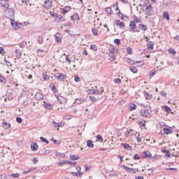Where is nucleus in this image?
<instances>
[{"label": "nucleus", "instance_id": "1", "mask_svg": "<svg viewBox=\"0 0 179 179\" xmlns=\"http://www.w3.org/2000/svg\"><path fill=\"white\" fill-rule=\"evenodd\" d=\"M141 10L143 12H145V15L148 16H152V15H153V10L152 9V6L150 5L143 6L141 7Z\"/></svg>", "mask_w": 179, "mask_h": 179}, {"label": "nucleus", "instance_id": "2", "mask_svg": "<svg viewBox=\"0 0 179 179\" xmlns=\"http://www.w3.org/2000/svg\"><path fill=\"white\" fill-rule=\"evenodd\" d=\"M55 78L60 82H64V80H65V78H66V75L62 73H56L55 74Z\"/></svg>", "mask_w": 179, "mask_h": 179}, {"label": "nucleus", "instance_id": "3", "mask_svg": "<svg viewBox=\"0 0 179 179\" xmlns=\"http://www.w3.org/2000/svg\"><path fill=\"white\" fill-rule=\"evenodd\" d=\"M122 168L124 169V170H126V171H128V173H132L133 174H136V169H132V168H129L125 165L122 166Z\"/></svg>", "mask_w": 179, "mask_h": 179}, {"label": "nucleus", "instance_id": "4", "mask_svg": "<svg viewBox=\"0 0 179 179\" xmlns=\"http://www.w3.org/2000/svg\"><path fill=\"white\" fill-rule=\"evenodd\" d=\"M129 27H130V30L131 31H137L139 32V31H135V29H136V23L135 22V21H131L130 24H129Z\"/></svg>", "mask_w": 179, "mask_h": 179}, {"label": "nucleus", "instance_id": "5", "mask_svg": "<svg viewBox=\"0 0 179 179\" xmlns=\"http://www.w3.org/2000/svg\"><path fill=\"white\" fill-rule=\"evenodd\" d=\"M11 26L15 29V30H18V29H20V27H19V24L15 21V20H11Z\"/></svg>", "mask_w": 179, "mask_h": 179}, {"label": "nucleus", "instance_id": "6", "mask_svg": "<svg viewBox=\"0 0 179 179\" xmlns=\"http://www.w3.org/2000/svg\"><path fill=\"white\" fill-rule=\"evenodd\" d=\"M38 149V145L36 143L33 142L31 144V150L32 152H36Z\"/></svg>", "mask_w": 179, "mask_h": 179}, {"label": "nucleus", "instance_id": "7", "mask_svg": "<svg viewBox=\"0 0 179 179\" xmlns=\"http://www.w3.org/2000/svg\"><path fill=\"white\" fill-rule=\"evenodd\" d=\"M88 94H95L99 96V94H100V91L99 90H89Z\"/></svg>", "mask_w": 179, "mask_h": 179}, {"label": "nucleus", "instance_id": "8", "mask_svg": "<svg viewBox=\"0 0 179 179\" xmlns=\"http://www.w3.org/2000/svg\"><path fill=\"white\" fill-rule=\"evenodd\" d=\"M0 5L3 6V8H6V9H8V8H9V4L8 3V1H6V0H1Z\"/></svg>", "mask_w": 179, "mask_h": 179}, {"label": "nucleus", "instance_id": "9", "mask_svg": "<svg viewBox=\"0 0 179 179\" xmlns=\"http://www.w3.org/2000/svg\"><path fill=\"white\" fill-rule=\"evenodd\" d=\"M127 62H128V64H129L130 65H136V64H141V61H136V62H134L133 60H131L129 58L126 59Z\"/></svg>", "mask_w": 179, "mask_h": 179}, {"label": "nucleus", "instance_id": "10", "mask_svg": "<svg viewBox=\"0 0 179 179\" xmlns=\"http://www.w3.org/2000/svg\"><path fill=\"white\" fill-rule=\"evenodd\" d=\"M172 132H173V129L171 127L164 128V134H165V135H169Z\"/></svg>", "mask_w": 179, "mask_h": 179}, {"label": "nucleus", "instance_id": "11", "mask_svg": "<svg viewBox=\"0 0 179 179\" xmlns=\"http://www.w3.org/2000/svg\"><path fill=\"white\" fill-rule=\"evenodd\" d=\"M141 114L142 117H148L150 113H149V110H141Z\"/></svg>", "mask_w": 179, "mask_h": 179}, {"label": "nucleus", "instance_id": "12", "mask_svg": "<svg viewBox=\"0 0 179 179\" xmlns=\"http://www.w3.org/2000/svg\"><path fill=\"white\" fill-rule=\"evenodd\" d=\"M121 146H123L124 149H129V150H132V147H131V145H129L128 143H122L121 144Z\"/></svg>", "mask_w": 179, "mask_h": 179}, {"label": "nucleus", "instance_id": "13", "mask_svg": "<svg viewBox=\"0 0 179 179\" xmlns=\"http://www.w3.org/2000/svg\"><path fill=\"white\" fill-rule=\"evenodd\" d=\"M163 17L164 19H166V20H170V15H169V13L167 11L163 12Z\"/></svg>", "mask_w": 179, "mask_h": 179}, {"label": "nucleus", "instance_id": "14", "mask_svg": "<svg viewBox=\"0 0 179 179\" xmlns=\"http://www.w3.org/2000/svg\"><path fill=\"white\" fill-rule=\"evenodd\" d=\"M50 87L54 93H57V88H55V85L54 84V83H51L50 84Z\"/></svg>", "mask_w": 179, "mask_h": 179}, {"label": "nucleus", "instance_id": "15", "mask_svg": "<svg viewBox=\"0 0 179 179\" xmlns=\"http://www.w3.org/2000/svg\"><path fill=\"white\" fill-rule=\"evenodd\" d=\"M110 54H117L118 52V49L115 48H111L109 49Z\"/></svg>", "mask_w": 179, "mask_h": 179}, {"label": "nucleus", "instance_id": "16", "mask_svg": "<svg viewBox=\"0 0 179 179\" xmlns=\"http://www.w3.org/2000/svg\"><path fill=\"white\" fill-rule=\"evenodd\" d=\"M15 54H16L17 58H20V57H22V50L19 49H16Z\"/></svg>", "mask_w": 179, "mask_h": 179}, {"label": "nucleus", "instance_id": "17", "mask_svg": "<svg viewBox=\"0 0 179 179\" xmlns=\"http://www.w3.org/2000/svg\"><path fill=\"white\" fill-rule=\"evenodd\" d=\"M143 154L144 155L145 157H146V158H148V157H149V158L152 157V154H151L150 152H149V151H144V152H143Z\"/></svg>", "mask_w": 179, "mask_h": 179}, {"label": "nucleus", "instance_id": "18", "mask_svg": "<svg viewBox=\"0 0 179 179\" xmlns=\"http://www.w3.org/2000/svg\"><path fill=\"white\" fill-rule=\"evenodd\" d=\"M87 146L88 148H94V144H93V142L92 141V140H88L87 141Z\"/></svg>", "mask_w": 179, "mask_h": 179}, {"label": "nucleus", "instance_id": "19", "mask_svg": "<svg viewBox=\"0 0 179 179\" xmlns=\"http://www.w3.org/2000/svg\"><path fill=\"white\" fill-rule=\"evenodd\" d=\"M76 104H82L83 103H85V99H83V98L77 99L76 100Z\"/></svg>", "mask_w": 179, "mask_h": 179}, {"label": "nucleus", "instance_id": "20", "mask_svg": "<svg viewBox=\"0 0 179 179\" xmlns=\"http://www.w3.org/2000/svg\"><path fill=\"white\" fill-rule=\"evenodd\" d=\"M35 97L37 100H43V94L41 93L38 92L36 95Z\"/></svg>", "mask_w": 179, "mask_h": 179}, {"label": "nucleus", "instance_id": "21", "mask_svg": "<svg viewBox=\"0 0 179 179\" xmlns=\"http://www.w3.org/2000/svg\"><path fill=\"white\" fill-rule=\"evenodd\" d=\"M70 159H71V160H79L80 157H79V155H71Z\"/></svg>", "mask_w": 179, "mask_h": 179}, {"label": "nucleus", "instance_id": "22", "mask_svg": "<svg viewBox=\"0 0 179 179\" xmlns=\"http://www.w3.org/2000/svg\"><path fill=\"white\" fill-rule=\"evenodd\" d=\"M3 127L5 128V129H9L10 128V124H8L6 122H3Z\"/></svg>", "mask_w": 179, "mask_h": 179}, {"label": "nucleus", "instance_id": "23", "mask_svg": "<svg viewBox=\"0 0 179 179\" xmlns=\"http://www.w3.org/2000/svg\"><path fill=\"white\" fill-rule=\"evenodd\" d=\"M143 93L147 100H150V99H152V96H150V94H149V93H148L146 91H144Z\"/></svg>", "mask_w": 179, "mask_h": 179}, {"label": "nucleus", "instance_id": "24", "mask_svg": "<svg viewBox=\"0 0 179 179\" xmlns=\"http://www.w3.org/2000/svg\"><path fill=\"white\" fill-rule=\"evenodd\" d=\"M129 69L131 72H133V73H138V69H136L134 66H130Z\"/></svg>", "mask_w": 179, "mask_h": 179}, {"label": "nucleus", "instance_id": "25", "mask_svg": "<svg viewBox=\"0 0 179 179\" xmlns=\"http://www.w3.org/2000/svg\"><path fill=\"white\" fill-rule=\"evenodd\" d=\"M71 10V6H66L63 8V13H68Z\"/></svg>", "mask_w": 179, "mask_h": 179}, {"label": "nucleus", "instance_id": "26", "mask_svg": "<svg viewBox=\"0 0 179 179\" xmlns=\"http://www.w3.org/2000/svg\"><path fill=\"white\" fill-rule=\"evenodd\" d=\"M139 27H140V29L143 30V31H146V30H148V27H146V25H145L143 24H140Z\"/></svg>", "mask_w": 179, "mask_h": 179}, {"label": "nucleus", "instance_id": "27", "mask_svg": "<svg viewBox=\"0 0 179 179\" xmlns=\"http://www.w3.org/2000/svg\"><path fill=\"white\" fill-rule=\"evenodd\" d=\"M140 136H141V134H136V139L137 142H138V143H141L142 142V138Z\"/></svg>", "mask_w": 179, "mask_h": 179}, {"label": "nucleus", "instance_id": "28", "mask_svg": "<svg viewBox=\"0 0 179 179\" xmlns=\"http://www.w3.org/2000/svg\"><path fill=\"white\" fill-rule=\"evenodd\" d=\"M129 107V111H134V110H136V105H135L134 103H131Z\"/></svg>", "mask_w": 179, "mask_h": 179}, {"label": "nucleus", "instance_id": "29", "mask_svg": "<svg viewBox=\"0 0 179 179\" xmlns=\"http://www.w3.org/2000/svg\"><path fill=\"white\" fill-rule=\"evenodd\" d=\"M40 139L41 142H43V143H46V145H48V143H50V141H48V140H47V138L44 137H40Z\"/></svg>", "mask_w": 179, "mask_h": 179}, {"label": "nucleus", "instance_id": "30", "mask_svg": "<svg viewBox=\"0 0 179 179\" xmlns=\"http://www.w3.org/2000/svg\"><path fill=\"white\" fill-rule=\"evenodd\" d=\"M116 57L115 53H109V58H111L112 61H115Z\"/></svg>", "mask_w": 179, "mask_h": 179}, {"label": "nucleus", "instance_id": "31", "mask_svg": "<svg viewBox=\"0 0 179 179\" xmlns=\"http://www.w3.org/2000/svg\"><path fill=\"white\" fill-rule=\"evenodd\" d=\"M71 18L73 19V20H80V18L79 17V15L78 14H74Z\"/></svg>", "mask_w": 179, "mask_h": 179}, {"label": "nucleus", "instance_id": "32", "mask_svg": "<svg viewBox=\"0 0 179 179\" xmlns=\"http://www.w3.org/2000/svg\"><path fill=\"white\" fill-rule=\"evenodd\" d=\"M6 11L10 13L11 16H15V13L13 12V10L9 9V8H6Z\"/></svg>", "mask_w": 179, "mask_h": 179}, {"label": "nucleus", "instance_id": "33", "mask_svg": "<svg viewBox=\"0 0 179 179\" xmlns=\"http://www.w3.org/2000/svg\"><path fill=\"white\" fill-rule=\"evenodd\" d=\"M69 163V161L67 160H63L58 162L59 166H62V164H68Z\"/></svg>", "mask_w": 179, "mask_h": 179}, {"label": "nucleus", "instance_id": "34", "mask_svg": "<svg viewBox=\"0 0 179 179\" xmlns=\"http://www.w3.org/2000/svg\"><path fill=\"white\" fill-rule=\"evenodd\" d=\"M105 12H106V13H108V15H113V10H111V8L108 7L106 8H105Z\"/></svg>", "mask_w": 179, "mask_h": 179}, {"label": "nucleus", "instance_id": "35", "mask_svg": "<svg viewBox=\"0 0 179 179\" xmlns=\"http://www.w3.org/2000/svg\"><path fill=\"white\" fill-rule=\"evenodd\" d=\"M43 78L44 80H50V76L45 73H43Z\"/></svg>", "mask_w": 179, "mask_h": 179}, {"label": "nucleus", "instance_id": "36", "mask_svg": "<svg viewBox=\"0 0 179 179\" xmlns=\"http://www.w3.org/2000/svg\"><path fill=\"white\" fill-rule=\"evenodd\" d=\"M163 108L166 113H171V108H170V107L164 106Z\"/></svg>", "mask_w": 179, "mask_h": 179}, {"label": "nucleus", "instance_id": "37", "mask_svg": "<svg viewBox=\"0 0 179 179\" xmlns=\"http://www.w3.org/2000/svg\"><path fill=\"white\" fill-rule=\"evenodd\" d=\"M37 41L38 44H42L44 42V40L43 39V37L38 36L37 38Z\"/></svg>", "mask_w": 179, "mask_h": 179}, {"label": "nucleus", "instance_id": "38", "mask_svg": "<svg viewBox=\"0 0 179 179\" xmlns=\"http://www.w3.org/2000/svg\"><path fill=\"white\" fill-rule=\"evenodd\" d=\"M63 55L64 56V57H66V62H68L69 64H71V59L69 58V55H67L66 54H63Z\"/></svg>", "mask_w": 179, "mask_h": 179}, {"label": "nucleus", "instance_id": "39", "mask_svg": "<svg viewBox=\"0 0 179 179\" xmlns=\"http://www.w3.org/2000/svg\"><path fill=\"white\" fill-rule=\"evenodd\" d=\"M10 177H12V178H19V177H20V175H19V173H12L10 175Z\"/></svg>", "mask_w": 179, "mask_h": 179}, {"label": "nucleus", "instance_id": "40", "mask_svg": "<svg viewBox=\"0 0 179 179\" xmlns=\"http://www.w3.org/2000/svg\"><path fill=\"white\" fill-rule=\"evenodd\" d=\"M92 32L94 36H99V31L96 28H93Z\"/></svg>", "mask_w": 179, "mask_h": 179}, {"label": "nucleus", "instance_id": "41", "mask_svg": "<svg viewBox=\"0 0 179 179\" xmlns=\"http://www.w3.org/2000/svg\"><path fill=\"white\" fill-rule=\"evenodd\" d=\"M168 51H169V54H172V55H176V54L177 53L176 52V50H174L173 48L169 49Z\"/></svg>", "mask_w": 179, "mask_h": 179}, {"label": "nucleus", "instance_id": "42", "mask_svg": "<svg viewBox=\"0 0 179 179\" xmlns=\"http://www.w3.org/2000/svg\"><path fill=\"white\" fill-rule=\"evenodd\" d=\"M52 124L55 125V128H59L61 127V123H57L55 121H52Z\"/></svg>", "mask_w": 179, "mask_h": 179}, {"label": "nucleus", "instance_id": "43", "mask_svg": "<svg viewBox=\"0 0 179 179\" xmlns=\"http://www.w3.org/2000/svg\"><path fill=\"white\" fill-rule=\"evenodd\" d=\"M114 43H115V44H116V45H120L121 40L118 39V38H116V39L114 40Z\"/></svg>", "mask_w": 179, "mask_h": 179}, {"label": "nucleus", "instance_id": "44", "mask_svg": "<svg viewBox=\"0 0 179 179\" xmlns=\"http://www.w3.org/2000/svg\"><path fill=\"white\" fill-rule=\"evenodd\" d=\"M103 142V137L101 135L96 136V142Z\"/></svg>", "mask_w": 179, "mask_h": 179}, {"label": "nucleus", "instance_id": "45", "mask_svg": "<svg viewBox=\"0 0 179 179\" xmlns=\"http://www.w3.org/2000/svg\"><path fill=\"white\" fill-rule=\"evenodd\" d=\"M90 49L93 50V51H97V46H96V45H91Z\"/></svg>", "mask_w": 179, "mask_h": 179}, {"label": "nucleus", "instance_id": "46", "mask_svg": "<svg viewBox=\"0 0 179 179\" xmlns=\"http://www.w3.org/2000/svg\"><path fill=\"white\" fill-rule=\"evenodd\" d=\"M0 54L1 55H5L6 52H5V49H3V47H0Z\"/></svg>", "mask_w": 179, "mask_h": 179}, {"label": "nucleus", "instance_id": "47", "mask_svg": "<svg viewBox=\"0 0 179 179\" xmlns=\"http://www.w3.org/2000/svg\"><path fill=\"white\" fill-rule=\"evenodd\" d=\"M133 159H134V160H139L141 159V157L139 156V155L136 154V155H134Z\"/></svg>", "mask_w": 179, "mask_h": 179}, {"label": "nucleus", "instance_id": "48", "mask_svg": "<svg viewBox=\"0 0 179 179\" xmlns=\"http://www.w3.org/2000/svg\"><path fill=\"white\" fill-rule=\"evenodd\" d=\"M127 53L129 55H132V48H130V47H128L127 48Z\"/></svg>", "mask_w": 179, "mask_h": 179}, {"label": "nucleus", "instance_id": "49", "mask_svg": "<svg viewBox=\"0 0 179 179\" xmlns=\"http://www.w3.org/2000/svg\"><path fill=\"white\" fill-rule=\"evenodd\" d=\"M147 47L148 50H153V44L152 43H148Z\"/></svg>", "mask_w": 179, "mask_h": 179}, {"label": "nucleus", "instance_id": "50", "mask_svg": "<svg viewBox=\"0 0 179 179\" xmlns=\"http://www.w3.org/2000/svg\"><path fill=\"white\" fill-rule=\"evenodd\" d=\"M16 121L17 122H18V124H22V122L23 121V120H22V117H16Z\"/></svg>", "mask_w": 179, "mask_h": 179}, {"label": "nucleus", "instance_id": "51", "mask_svg": "<svg viewBox=\"0 0 179 179\" xmlns=\"http://www.w3.org/2000/svg\"><path fill=\"white\" fill-rule=\"evenodd\" d=\"M113 82H114L115 83H117L118 85H120V83H121V79H120V78H116V79H115V80H113Z\"/></svg>", "mask_w": 179, "mask_h": 179}, {"label": "nucleus", "instance_id": "52", "mask_svg": "<svg viewBox=\"0 0 179 179\" xmlns=\"http://www.w3.org/2000/svg\"><path fill=\"white\" fill-rule=\"evenodd\" d=\"M18 45L20 47V48H26V45L23 43H20Z\"/></svg>", "mask_w": 179, "mask_h": 179}, {"label": "nucleus", "instance_id": "53", "mask_svg": "<svg viewBox=\"0 0 179 179\" xmlns=\"http://www.w3.org/2000/svg\"><path fill=\"white\" fill-rule=\"evenodd\" d=\"M133 131H134V130H132V129L127 130V135L131 136V135H134V133H132Z\"/></svg>", "mask_w": 179, "mask_h": 179}, {"label": "nucleus", "instance_id": "54", "mask_svg": "<svg viewBox=\"0 0 179 179\" xmlns=\"http://www.w3.org/2000/svg\"><path fill=\"white\" fill-rule=\"evenodd\" d=\"M45 108H47L48 110H51V108H52V106H51L50 104L47 103L46 105H45Z\"/></svg>", "mask_w": 179, "mask_h": 179}, {"label": "nucleus", "instance_id": "55", "mask_svg": "<svg viewBox=\"0 0 179 179\" xmlns=\"http://www.w3.org/2000/svg\"><path fill=\"white\" fill-rule=\"evenodd\" d=\"M119 15H121L122 16L120 17V18L124 20V19H125V17H127V15H124L121 13V11L119 10Z\"/></svg>", "mask_w": 179, "mask_h": 179}, {"label": "nucleus", "instance_id": "56", "mask_svg": "<svg viewBox=\"0 0 179 179\" xmlns=\"http://www.w3.org/2000/svg\"><path fill=\"white\" fill-rule=\"evenodd\" d=\"M90 100L93 102V103H94V101H96V97H94V96H90Z\"/></svg>", "mask_w": 179, "mask_h": 179}, {"label": "nucleus", "instance_id": "57", "mask_svg": "<svg viewBox=\"0 0 179 179\" xmlns=\"http://www.w3.org/2000/svg\"><path fill=\"white\" fill-rule=\"evenodd\" d=\"M119 27L120 29H124V27H125V24H124V22H120V24H119Z\"/></svg>", "mask_w": 179, "mask_h": 179}, {"label": "nucleus", "instance_id": "58", "mask_svg": "<svg viewBox=\"0 0 179 179\" xmlns=\"http://www.w3.org/2000/svg\"><path fill=\"white\" fill-rule=\"evenodd\" d=\"M75 82H80V78L79 76H76L74 78Z\"/></svg>", "mask_w": 179, "mask_h": 179}, {"label": "nucleus", "instance_id": "59", "mask_svg": "<svg viewBox=\"0 0 179 179\" xmlns=\"http://www.w3.org/2000/svg\"><path fill=\"white\" fill-rule=\"evenodd\" d=\"M120 24H121V21L120 20H117L115 21V24L116 26H120Z\"/></svg>", "mask_w": 179, "mask_h": 179}, {"label": "nucleus", "instance_id": "60", "mask_svg": "<svg viewBox=\"0 0 179 179\" xmlns=\"http://www.w3.org/2000/svg\"><path fill=\"white\" fill-rule=\"evenodd\" d=\"M55 41H57V43H61V38L55 36Z\"/></svg>", "mask_w": 179, "mask_h": 179}, {"label": "nucleus", "instance_id": "61", "mask_svg": "<svg viewBox=\"0 0 179 179\" xmlns=\"http://www.w3.org/2000/svg\"><path fill=\"white\" fill-rule=\"evenodd\" d=\"M135 23H141L142 21L141 20V19L136 17L134 20Z\"/></svg>", "mask_w": 179, "mask_h": 179}, {"label": "nucleus", "instance_id": "62", "mask_svg": "<svg viewBox=\"0 0 179 179\" xmlns=\"http://www.w3.org/2000/svg\"><path fill=\"white\" fill-rule=\"evenodd\" d=\"M71 174H72V176H74L75 177L79 176V173H78V172H72Z\"/></svg>", "mask_w": 179, "mask_h": 179}, {"label": "nucleus", "instance_id": "63", "mask_svg": "<svg viewBox=\"0 0 179 179\" xmlns=\"http://www.w3.org/2000/svg\"><path fill=\"white\" fill-rule=\"evenodd\" d=\"M58 18H59V22H64V20H65V19L62 16H59Z\"/></svg>", "mask_w": 179, "mask_h": 179}, {"label": "nucleus", "instance_id": "64", "mask_svg": "<svg viewBox=\"0 0 179 179\" xmlns=\"http://www.w3.org/2000/svg\"><path fill=\"white\" fill-rule=\"evenodd\" d=\"M0 81L2 83H5L6 82V78L2 77L1 79H0Z\"/></svg>", "mask_w": 179, "mask_h": 179}]
</instances>
